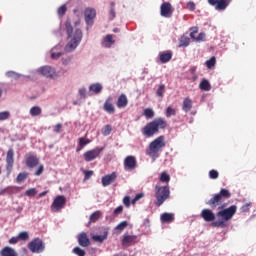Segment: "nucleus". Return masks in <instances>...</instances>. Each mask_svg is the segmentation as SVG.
Instances as JSON below:
<instances>
[{
    "mask_svg": "<svg viewBox=\"0 0 256 256\" xmlns=\"http://www.w3.org/2000/svg\"><path fill=\"white\" fill-rule=\"evenodd\" d=\"M231 198V192L227 190V188H221L218 194H215L208 202H206L207 206L215 209L219 208V212L214 214L213 210L204 209L202 210L200 216L205 222H211L213 228H227V222L232 220L238 210L237 206H230L226 208V204H223L224 200H228ZM220 218V220H216Z\"/></svg>",
    "mask_w": 256,
    "mask_h": 256,
    "instance_id": "obj_1",
    "label": "nucleus"
},
{
    "mask_svg": "<svg viewBox=\"0 0 256 256\" xmlns=\"http://www.w3.org/2000/svg\"><path fill=\"white\" fill-rule=\"evenodd\" d=\"M67 35L70 37V41L65 45L64 50L67 52L74 51L76 47H78L79 43H81V39H83V31L81 29H73V25L71 21L67 20L66 23Z\"/></svg>",
    "mask_w": 256,
    "mask_h": 256,
    "instance_id": "obj_2",
    "label": "nucleus"
},
{
    "mask_svg": "<svg viewBox=\"0 0 256 256\" xmlns=\"http://www.w3.org/2000/svg\"><path fill=\"white\" fill-rule=\"evenodd\" d=\"M166 127H168L167 119L165 117H156L144 125L142 133L146 137H153V135L159 133L160 129H166Z\"/></svg>",
    "mask_w": 256,
    "mask_h": 256,
    "instance_id": "obj_3",
    "label": "nucleus"
},
{
    "mask_svg": "<svg viewBox=\"0 0 256 256\" xmlns=\"http://www.w3.org/2000/svg\"><path fill=\"white\" fill-rule=\"evenodd\" d=\"M165 135H159L151 143H149L148 150L146 154L152 157V159H157L160 155V151H162L163 147H165Z\"/></svg>",
    "mask_w": 256,
    "mask_h": 256,
    "instance_id": "obj_4",
    "label": "nucleus"
},
{
    "mask_svg": "<svg viewBox=\"0 0 256 256\" xmlns=\"http://www.w3.org/2000/svg\"><path fill=\"white\" fill-rule=\"evenodd\" d=\"M171 196L169 186H155V206L160 208Z\"/></svg>",
    "mask_w": 256,
    "mask_h": 256,
    "instance_id": "obj_5",
    "label": "nucleus"
},
{
    "mask_svg": "<svg viewBox=\"0 0 256 256\" xmlns=\"http://www.w3.org/2000/svg\"><path fill=\"white\" fill-rule=\"evenodd\" d=\"M45 248L46 245L43 240H41V238H35L28 244V249L33 254H41L42 252H44Z\"/></svg>",
    "mask_w": 256,
    "mask_h": 256,
    "instance_id": "obj_6",
    "label": "nucleus"
},
{
    "mask_svg": "<svg viewBox=\"0 0 256 256\" xmlns=\"http://www.w3.org/2000/svg\"><path fill=\"white\" fill-rule=\"evenodd\" d=\"M67 204V198L65 196H56L54 199L52 205H51V210L53 212H59L63 208H65V205Z\"/></svg>",
    "mask_w": 256,
    "mask_h": 256,
    "instance_id": "obj_7",
    "label": "nucleus"
},
{
    "mask_svg": "<svg viewBox=\"0 0 256 256\" xmlns=\"http://www.w3.org/2000/svg\"><path fill=\"white\" fill-rule=\"evenodd\" d=\"M104 147H94L93 150H87L84 152L83 157L85 161H93V159H97L100 157Z\"/></svg>",
    "mask_w": 256,
    "mask_h": 256,
    "instance_id": "obj_8",
    "label": "nucleus"
},
{
    "mask_svg": "<svg viewBox=\"0 0 256 256\" xmlns=\"http://www.w3.org/2000/svg\"><path fill=\"white\" fill-rule=\"evenodd\" d=\"M14 155H15V152L13 148H10V150H8V152L6 153V171L8 175H10V173H12L13 171V167L15 163Z\"/></svg>",
    "mask_w": 256,
    "mask_h": 256,
    "instance_id": "obj_9",
    "label": "nucleus"
},
{
    "mask_svg": "<svg viewBox=\"0 0 256 256\" xmlns=\"http://www.w3.org/2000/svg\"><path fill=\"white\" fill-rule=\"evenodd\" d=\"M84 17L87 25H93L95 17H97V11L93 7H86L84 11Z\"/></svg>",
    "mask_w": 256,
    "mask_h": 256,
    "instance_id": "obj_10",
    "label": "nucleus"
},
{
    "mask_svg": "<svg viewBox=\"0 0 256 256\" xmlns=\"http://www.w3.org/2000/svg\"><path fill=\"white\" fill-rule=\"evenodd\" d=\"M140 242L139 236H130L128 234H124L123 240H122V246H134L135 244H138Z\"/></svg>",
    "mask_w": 256,
    "mask_h": 256,
    "instance_id": "obj_11",
    "label": "nucleus"
},
{
    "mask_svg": "<svg viewBox=\"0 0 256 256\" xmlns=\"http://www.w3.org/2000/svg\"><path fill=\"white\" fill-rule=\"evenodd\" d=\"M161 15L162 17H171L173 15V7L171 3L165 1L161 5Z\"/></svg>",
    "mask_w": 256,
    "mask_h": 256,
    "instance_id": "obj_12",
    "label": "nucleus"
},
{
    "mask_svg": "<svg viewBox=\"0 0 256 256\" xmlns=\"http://www.w3.org/2000/svg\"><path fill=\"white\" fill-rule=\"evenodd\" d=\"M209 5L215 6V9L224 10L228 7V0H207Z\"/></svg>",
    "mask_w": 256,
    "mask_h": 256,
    "instance_id": "obj_13",
    "label": "nucleus"
},
{
    "mask_svg": "<svg viewBox=\"0 0 256 256\" xmlns=\"http://www.w3.org/2000/svg\"><path fill=\"white\" fill-rule=\"evenodd\" d=\"M78 244L82 246V248H88L91 244L89 237L86 232H81L78 236Z\"/></svg>",
    "mask_w": 256,
    "mask_h": 256,
    "instance_id": "obj_14",
    "label": "nucleus"
},
{
    "mask_svg": "<svg viewBox=\"0 0 256 256\" xmlns=\"http://www.w3.org/2000/svg\"><path fill=\"white\" fill-rule=\"evenodd\" d=\"M39 72L44 75V77H54V75L56 74L55 69L53 67H50V65L40 67Z\"/></svg>",
    "mask_w": 256,
    "mask_h": 256,
    "instance_id": "obj_15",
    "label": "nucleus"
},
{
    "mask_svg": "<svg viewBox=\"0 0 256 256\" xmlns=\"http://www.w3.org/2000/svg\"><path fill=\"white\" fill-rule=\"evenodd\" d=\"M137 167V160L135 156H127L124 160L125 169H135Z\"/></svg>",
    "mask_w": 256,
    "mask_h": 256,
    "instance_id": "obj_16",
    "label": "nucleus"
},
{
    "mask_svg": "<svg viewBox=\"0 0 256 256\" xmlns=\"http://www.w3.org/2000/svg\"><path fill=\"white\" fill-rule=\"evenodd\" d=\"M115 179H117L116 172L107 174L106 176L102 177V185H104V187H107V185H110V183H113V181H115Z\"/></svg>",
    "mask_w": 256,
    "mask_h": 256,
    "instance_id": "obj_17",
    "label": "nucleus"
},
{
    "mask_svg": "<svg viewBox=\"0 0 256 256\" xmlns=\"http://www.w3.org/2000/svg\"><path fill=\"white\" fill-rule=\"evenodd\" d=\"M173 57L172 51H160L159 58L161 63H168Z\"/></svg>",
    "mask_w": 256,
    "mask_h": 256,
    "instance_id": "obj_18",
    "label": "nucleus"
},
{
    "mask_svg": "<svg viewBox=\"0 0 256 256\" xmlns=\"http://www.w3.org/2000/svg\"><path fill=\"white\" fill-rule=\"evenodd\" d=\"M0 256H19L18 252L14 250V248H11L10 246H5L0 250Z\"/></svg>",
    "mask_w": 256,
    "mask_h": 256,
    "instance_id": "obj_19",
    "label": "nucleus"
},
{
    "mask_svg": "<svg viewBox=\"0 0 256 256\" xmlns=\"http://www.w3.org/2000/svg\"><path fill=\"white\" fill-rule=\"evenodd\" d=\"M193 107V101L191 97H184V101L182 102V109L185 112L191 111Z\"/></svg>",
    "mask_w": 256,
    "mask_h": 256,
    "instance_id": "obj_20",
    "label": "nucleus"
},
{
    "mask_svg": "<svg viewBox=\"0 0 256 256\" xmlns=\"http://www.w3.org/2000/svg\"><path fill=\"white\" fill-rule=\"evenodd\" d=\"M115 43V39L113 38V35L108 34L104 37L103 41H102V46L103 47H112V45H114Z\"/></svg>",
    "mask_w": 256,
    "mask_h": 256,
    "instance_id": "obj_21",
    "label": "nucleus"
},
{
    "mask_svg": "<svg viewBox=\"0 0 256 256\" xmlns=\"http://www.w3.org/2000/svg\"><path fill=\"white\" fill-rule=\"evenodd\" d=\"M104 110L107 111V113H114L115 107L112 103V97H108L104 102Z\"/></svg>",
    "mask_w": 256,
    "mask_h": 256,
    "instance_id": "obj_22",
    "label": "nucleus"
},
{
    "mask_svg": "<svg viewBox=\"0 0 256 256\" xmlns=\"http://www.w3.org/2000/svg\"><path fill=\"white\" fill-rule=\"evenodd\" d=\"M128 97L125 93H121L117 99V107H126L128 105Z\"/></svg>",
    "mask_w": 256,
    "mask_h": 256,
    "instance_id": "obj_23",
    "label": "nucleus"
},
{
    "mask_svg": "<svg viewBox=\"0 0 256 256\" xmlns=\"http://www.w3.org/2000/svg\"><path fill=\"white\" fill-rule=\"evenodd\" d=\"M39 158L37 156H29L26 160L27 167H36V165H39Z\"/></svg>",
    "mask_w": 256,
    "mask_h": 256,
    "instance_id": "obj_24",
    "label": "nucleus"
},
{
    "mask_svg": "<svg viewBox=\"0 0 256 256\" xmlns=\"http://www.w3.org/2000/svg\"><path fill=\"white\" fill-rule=\"evenodd\" d=\"M175 216L174 214H169L168 212H165L161 215V222L163 223H171L174 222Z\"/></svg>",
    "mask_w": 256,
    "mask_h": 256,
    "instance_id": "obj_25",
    "label": "nucleus"
},
{
    "mask_svg": "<svg viewBox=\"0 0 256 256\" xmlns=\"http://www.w3.org/2000/svg\"><path fill=\"white\" fill-rule=\"evenodd\" d=\"M179 45L180 47H188V45H190V37L182 35V37H180Z\"/></svg>",
    "mask_w": 256,
    "mask_h": 256,
    "instance_id": "obj_26",
    "label": "nucleus"
},
{
    "mask_svg": "<svg viewBox=\"0 0 256 256\" xmlns=\"http://www.w3.org/2000/svg\"><path fill=\"white\" fill-rule=\"evenodd\" d=\"M200 89L204 91H210L211 89L210 81H208V79H202V81L200 82Z\"/></svg>",
    "mask_w": 256,
    "mask_h": 256,
    "instance_id": "obj_27",
    "label": "nucleus"
},
{
    "mask_svg": "<svg viewBox=\"0 0 256 256\" xmlns=\"http://www.w3.org/2000/svg\"><path fill=\"white\" fill-rule=\"evenodd\" d=\"M90 91H94V93H101L103 89V85L101 83H92L89 87Z\"/></svg>",
    "mask_w": 256,
    "mask_h": 256,
    "instance_id": "obj_28",
    "label": "nucleus"
},
{
    "mask_svg": "<svg viewBox=\"0 0 256 256\" xmlns=\"http://www.w3.org/2000/svg\"><path fill=\"white\" fill-rule=\"evenodd\" d=\"M42 109L39 105H34L33 107L30 108V115L35 117L36 115H41Z\"/></svg>",
    "mask_w": 256,
    "mask_h": 256,
    "instance_id": "obj_29",
    "label": "nucleus"
},
{
    "mask_svg": "<svg viewBox=\"0 0 256 256\" xmlns=\"http://www.w3.org/2000/svg\"><path fill=\"white\" fill-rule=\"evenodd\" d=\"M165 91H166V85L165 83H161L156 90V95H158V97L163 98Z\"/></svg>",
    "mask_w": 256,
    "mask_h": 256,
    "instance_id": "obj_30",
    "label": "nucleus"
},
{
    "mask_svg": "<svg viewBox=\"0 0 256 256\" xmlns=\"http://www.w3.org/2000/svg\"><path fill=\"white\" fill-rule=\"evenodd\" d=\"M107 236H108V232H104L103 236L93 235V236H92V240H93L94 242L103 243L104 240L107 239Z\"/></svg>",
    "mask_w": 256,
    "mask_h": 256,
    "instance_id": "obj_31",
    "label": "nucleus"
},
{
    "mask_svg": "<svg viewBox=\"0 0 256 256\" xmlns=\"http://www.w3.org/2000/svg\"><path fill=\"white\" fill-rule=\"evenodd\" d=\"M144 115L147 119H152L153 117H155V111L151 107H147L146 109H144Z\"/></svg>",
    "mask_w": 256,
    "mask_h": 256,
    "instance_id": "obj_32",
    "label": "nucleus"
},
{
    "mask_svg": "<svg viewBox=\"0 0 256 256\" xmlns=\"http://www.w3.org/2000/svg\"><path fill=\"white\" fill-rule=\"evenodd\" d=\"M72 252L73 254H76V256H86L85 250H82V248H79V246H76V248H73Z\"/></svg>",
    "mask_w": 256,
    "mask_h": 256,
    "instance_id": "obj_33",
    "label": "nucleus"
},
{
    "mask_svg": "<svg viewBox=\"0 0 256 256\" xmlns=\"http://www.w3.org/2000/svg\"><path fill=\"white\" fill-rule=\"evenodd\" d=\"M176 113V109L171 105H168V107L166 108V117H171L172 115H176Z\"/></svg>",
    "mask_w": 256,
    "mask_h": 256,
    "instance_id": "obj_34",
    "label": "nucleus"
},
{
    "mask_svg": "<svg viewBox=\"0 0 256 256\" xmlns=\"http://www.w3.org/2000/svg\"><path fill=\"white\" fill-rule=\"evenodd\" d=\"M102 214L100 211L94 212L90 216V222H97L101 218Z\"/></svg>",
    "mask_w": 256,
    "mask_h": 256,
    "instance_id": "obj_35",
    "label": "nucleus"
},
{
    "mask_svg": "<svg viewBox=\"0 0 256 256\" xmlns=\"http://www.w3.org/2000/svg\"><path fill=\"white\" fill-rule=\"evenodd\" d=\"M215 65H216V57L215 56H212L210 59H207L206 66L208 67V69H211Z\"/></svg>",
    "mask_w": 256,
    "mask_h": 256,
    "instance_id": "obj_36",
    "label": "nucleus"
},
{
    "mask_svg": "<svg viewBox=\"0 0 256 256\" xmlns=\"http://www.w3.org/2000/svg\"><path fill=\"white\" fill-rule=\"evenodd\" d=\"M38 194L36 188H29V190H26L25 195L28 196L29 198H33Z\"/></svg>",
    "mask_w": 256,
    "mask_h": 256,
    "instance_id": "obj_37",
    "label": "nucleus"
},
{
    "mask_svg": "<svg viewBox=\"0 0 256 256\" xmlns=\"http://www.w3.org/2000/svg\"><path fill=\"white\" fill-rule=\"evenodd\" d=\"M57 13L60 17H64L65 13H67V5H61V7L58 8Z\"/></svg>",
    "mask_w": 256,
    "mask_h": 256,
    "instance_id": "obj_38",
    "label": "nucleus"
},
{
    "mask_svg": "<svg viewBox=\"0 0 256 256\" xmlns=\"http://www.w3.org/2000/svg\"><path fill=\"white\" fill-rule=\"evenodd\" d=\"M170 176L169 174H167V172H162L161 176H160V181H163V183H169L170 181Z\"/></svg>",
    "mask_w": 256,
    "mask_h": 256,
    "instance_id": "obj_39",
    "label": "nucleus"
},
{
    "mask_svg": "<svg viewBox=\"0 0 256 256\" xmlns=\"http://www.w3.org/2000/svg\"><path fill=\"white\" fill-rule=\"evenodd\" d=\"M111 131H112V125L110 124L105 125L102 129L103 135H110Z\"/></svg>",
    "mask_w": 256,
    "mask_h": 256,
    "instance_id": "obj_40",
    "label": "nucleus"
},
{
    "mask_svg": "<svg viewBox=\"0 0 256 256\" xmlns=\"http://www.w3.org/2000/svg\"><path fill=\"white\" fill-rule=\"evenodd\" d=\"M29 238L30 236L28 232H20V234L18 235V240L27 241L29 240Z\"/></svg>",
    "mask_w": 256,
    "mask_h": 256,
    "instance_id": "obj_41",
    "label": "nucleus"
},
{
    "mask_svg": "<svg viewBox=\"0 0 256 256\" xmlns=\"http://www.w3.org/2000/svg\"><path fill=\"white\" fill-rule=\"evenodd\" d=\"M9 117H10V111H0V121L9 119Z\"/></svg>",
    "mask_w": 256,
    "mask_h": 256,
    "instance_id": "obj_42",
    "label": "nucleus"
},
{
    "mask_svg": "<svg viewBox=\"0 0 256 256\" xmlns=\"http://www.w3.org/2000/svg\"><path fill=\"white\" fill-rule=\"evenodd\" d=\"M127 226H128L127 221L120 222V224L116 226V230H119L120 232H122L123 230H125V228H127Z\"/></svg>",
    "mask_w": 256,
    "mask_h": 256,
    "instance_id": "obj_43",
    "label": "nucleus"
},
{
    "mask_svg": "<svg viewBox=\"0 0 256 256\" xmlns=\"http://www.w3.org/2000/svg\"><path fill=\"white\" fill-rule=\"evenodd\" d=\"M209 177H210V179H218V177H219L218 170H210Z\"/></svg>",
    "mask_w": 256,
    "mask_h": 256,
    "instance_id": "obj_44",
    "label": "nucleus"
},
{
    "mask_svg": "<svg viewBox=\"0 0 256 256\" xmlns=\"http://www.w3.org/2000/svg\"><path fill=\"white\" fill-rule=\"evenodd\" d=\"M88 143H91V139H85V137H80V145L81 148L85 147V145H88Z\"/></svg>",
    "mask_w": 256,
    "mask_h": 256,
    "instance_id": "obj_45",
    "label": "nucleus"
},
{
    "mask_svg": "<svg viewBox=\"0 0 256 256\" xmlns=\"http://www.w3.org/2000/svg\"><path fill=\"white\" fill-rule=\"evenodd\" d=\"M28 174L26 172H20L18 176L16 177L17 181H24V179H27Z\"/></svg>",
    "mask_w": 256,
    "mask_h": 256,
    "instance_id": "obj_46",
    "label": "nucleus"
},
{
    "mask_svg": "<svg viewBox=\"0 0 256 256\" xmlns=\"http://www.w3.org/2000/svg\"><path fill=\"white\" fill-rule=\"evenodd\" d=\"M93 170H84V179L86 181V179H90V177H92L93 175Z\"/></svg>",
    "mask_w": 256,
    "mask_h": 256,
    "instance_id": "obj_47",
    "label": "nucleus"
},
{
    "mask_svg": "<svg viewBox=\"0 0 256 256\" xmlns=\"http://www.w3.org/2000/svg\"><path fill=\"white\" fill-rule=\"evenodd\" d=\"M123 204L124 206H126L127 208H129L131 206V200H130V196H125L124 200H123Z\"/></svg>",
    "mask_w": 256,
    "mask_h": 256,
    "instance_id": "obj_48",
    "label": "nucleus"
},
{
    "mask_svg": "<svg viewBox=\"0 0 256 256\" xmlns=\"http://www.w3.org/2000/svg\"><path fill=\"white\" fill-rule=\"evenodd\" d=\"M250 206H251V204H244V206H242V207L240 208V211H241L242 213L250 212Z\"/></svg>",
    "mask_w": 256,
    "mask_h": 256,
    "instance_id": "obj_49",
    "label": "nucleus"
},
{
    "mask_svg": "<svg viewBox=\"0 0 256 256\" xmlns=\"http://www.w3.org/2000/svg\"><path fill=\"white\" fill-rule=\"evenodd\" d=\"M110 5H111L110 15H112V17L114 18V17H116L114 1H111Z\"/></svg>",
    "mask_w": 256,
    "mask_h": 256,
    "instance_id": "obj_50",
    "label": "nucleus"
},
{
    "mask_svg": "<svg viewBox=\"0 0 256 256\" xmlns=\"http://www.w3.org/2000/svg\"><path fill=\"white\" fill-rule=\"evenodd\" d=\"M141 198H144V194H137L135 198L132 200V204L135 205L136 202H139V200H141Z\"/></svg>",
    "mask_w": 256,
    "mask_h": 256,
    "instance_id": "obj_51",
    "label": "nucleus"
},
{
    "mask_svg": "<svg viewBox=\"0 0 256 256\" xmlns=\"http://www.w3.org/2000/svg\"><path fill=\"white\" fill-rule=\"evenodd\" d=\"M187 6L190 9V11H195L196 9V4L194 3V1H188Z\"/></svg>",
    "mask_w": 256,
    "mask_h": 256,
    "instance_id": "obj_52",
    "label": "nucleus"
},
{
    "mask_svg": "<svg viewBox=\"0 0 256 256\" xmlns=\"http://www.w3.org/2000/svg\"><path fill=\"white\" fill-rule=\"evenodd\" d=\"M123 210H124L123 206H118V208H115L114 210V215L118 216L119 214H122Z\"/></svg>",
    "mask_w": 256,
    "mask_h": 256,
    "instance_id": "obj_53",
    "label": "nucleus"
},
{
    "mask_svg": "<svg viewBox=\"0 0 256 256\" xmlns=\"http://www.w3.org/2000/svg\"><path fill=\"white\" fill-rule=\"evenodd\" d=\"M44 169L45 168H44L43 164H40V166L38 167V169L35 172V175H42Z\"/></svg>",
    "mask_w": 256,
    "mask_h": 256,
    "instance_id": "obj_54",
    "label": "nucleus"
},
{
    "mask_svg": "<svg viewBox=\"0 0 256 256\" xmlns=\"http://www.w3.org/2000/svg\"><path fill=\"white\" fill-rule=\"evenodd\" d=\"M206 33H199L198 37H196L197 41H205Z\"/></svg>",
    "mask_w": 256,
    "mask_h": 256,
    "instance_id": "obj_55",
    "label": "nucleus"
},
{
    "mask_svg": "<svg viewBox=\"0 0 256 256\" xmlns=\"http://www.w3.org/2000/svg\"><path fill=\"white\" fill-rule=\"evenodd\" d=\"M62 55H63L62 52H57V53L53 52V53H51L52 59H59V57H61Z\"/></svg>",
    "mask_w": 256,
    "mask_h": 256,
    "instance_id": "obj_56",
    "label": "nucleus"
},
{
    "mask_svg": "<svg viewBox=\"0 0 256 256\" xmlns=\"http://www.w3.org/2000/svg\"><path fill=\"white\" fill-rule=\"evenodd\" d=\"M19 242V236L10 238L9 244H18Z\"/></svg>",
    "mask_w": 256,
    "mask_h": 256,
    "instance_id": "obj_57",
    "label": "nucleus"
},
{
    "mask_svg": "<svg viewBox=\"0 0 256 256\" xmlns=\"http://www.w3.org/2000/svg\"><path fill=\"white\" fill-rule=\"evenodd\" d=\"M62 127H63L62 123H57L55 126L56 133H61Z\"/></svg>",
    "mask_w": 256,
    "mask_h": 256,
    "instance_id": "obj_58",
    "label": "nucleus"
},
{
    "mask_svg": "<svg viewBox=\"0 0 256 256\" xmlns=\"http://www.w3.org/2000/svg\"><path fill=\"white\" fill-rule=\"evenodd\" d=\"M86 93L87 91L84 87L79 89V94L81 95V97H86Z\"/></svg>",
    "mask_w": 256,
    "mask_h": 256,
    "instance_id": "obj_59",
    "label": "nucleus"
},
{
    "mask_svg": "<svg viewBox=\"0 0 256 256\" xmlns=\"http://www.w3.org/2000/svg\"><path fill=\"white\" fill-rule=\"evenodd\" d=\"M82 146H81V137H79V141H78V146L76 147V151H81Z\"/></svg>",
    "mask_w": 256,
    "mask_h": 256,
    "instance_id": "obj_60",
    "label": "nucleus"
},
{
    "mask_svg": "<svg viewBox=\"0 0 256 256\" xmlns=\"http://www.w3.org/2000/svg\"><path fill=\"white\" fill-rule=\"evenodd\" d=\"M19 77H20L19 73H16V71H13V78L19 79Z\"/></svg>",
    "mask_w": 256,
    "mask_h": 256,
    "instance_id": "obj_61",
    "label": "nucleus"
},
{
    "mask_svg": "<svg viewBox=\"0 0 256 256\" xmlns=\"http://www.w3.org/2000/svg\"><path fill=\"white\" fill-rule=\"evenodd\" d=\"M8 77H14V71H7Z\"/></svg>",
    "mask_w": 256,
    "mask_h": 256,
    "instance_id": "obj_62",
    "label": "nucleus"
},
{
    "mask_svg": "<svg viewBox=\"0 0 256 256\" xmlns=\"http://www.w3.org/2000/svg\"><path fill=\"white\" fill-rule=\"evenodd\" d=\"M48 192H41L39 194V198H43L44 196H47Z\"/></svg>",
    "mask_w": 256,
    "mask_h": 256,
    "instance_id": "obj_63",
    "label": "nucleus"
},
{
    "mask_svg": "<svg viewBox=\"0 0 256 256\" xmlns=\"http://www.w3.org/2000/svg\"><path fill=\"white\" fill-rule=\"evenodd\" d=\"M190 37L195 38L194 32L190 33Z\"/></svg>",
    "mask_w": 256,
    "mask_h": 256,
    "instance_id": "obj_64",
    "label": "nucleus"
}]
</instances>
